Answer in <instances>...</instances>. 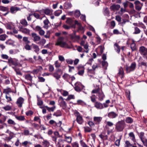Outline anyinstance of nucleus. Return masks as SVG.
I'll list each match as a JSON object with an SVG mask.
<instances>
[{"instance_id":"obj_1","label":"nucleus","mask_w":147,"mask_h":147,"mask_svg":"<svg viewBox=\"0 0 147 147\" xmlns=\"http://www.w3.org/2000/svg\"><path fill=\"white\" fill-rule=\"evenodd\" d=\"M64 38L63 37H61L59 38L55 44V45L59 46L62 47H65L70 48V47L68 44L64 41Z\"/></svg>"},{"instance_id":"obj_2","label":"nucleus","mask_w":147,"mask_h":147,"mask_svg":"<svg viewBox=\"0 0 147 147\" xmlns=\"http://www.w3.org/2000/svg\"><path fill=\"white\" fill-rule=\"evenodd\" d=\"M115 125V128L117 131H122L125 127V122L123 120L119 121L116 123Z\"/></svg>"},{"instance_id":"obj_3","label":"nucleus","mask_w":147,"mask_h":147,"mask_svg":"<svg viewBox=\"0 0 147 147\" xmlns=\"http://www.w3.org/2000/svg\"><path fill=\"white\" fill-rule=\"evenodd\" d=\"M74 114L76 117V120L77 123L80 124H82L84 122V120L82 116L77 111L75 112Z\"/></svg>"},{"instance_id":"obj_4","label":"nucleus","mask_w":147,"mask_h":147,"mask_svg":"<svg viewBox=\"0 0 147 147\" xmlns=\"http://www.w3.org/2000/svg\"><path fill=\"white\" fill-rule=\"evenodd\" d=\"M136 64L134 62L132 63L131 65L129 67H127L126 68V71L127 73H129L131 71H134L135 69Z\"/></svg>"},{"instance_id":"obj_5","label":"nucleus","mask_w":147,"mask_h":147,"mask_svg":"<svg viewBox=\"0 0 147 147\" xmlns=\"http://www.w3.org/2000/svg\"><path fill=\"white\" fill-rule=\"evenodd\" d=\"M59 104L63 109H65L66 107V102L64 100V99L62 96H60L58 100Z\"/></svg>"},{"instance_id":"obj_6","label":"nucleus","mask_w":147,"mask_h":147,"mask_svg":"<svg viewBox=\"0 0 147 147\" xmlns=\"http://www.w3.org/2000/svg\"><path fill=\"white\" fill-rule=\"evenodd\" d=\"M139 52L141 54L145 57L147 55V48L144 46H141L139 48Z\"/></svg>"},{"instance_id":"obj_7","label":"nucleus","mask_w":147,"mask_h":147,"mask_svg":"<svg viewBox=\"0 0 147 147\" xmlns=\"http://www.w3.org/2000/svg\"><path fill=\"white\" fill-rule=\"evenodd\" d=\"M19 31L22 33L26 34H29L30 33V30L23 26L19 27Z\"/></svg>"},{"instance_id":"obj_8","label":"nucleus","mask_w":147,"mask_h":147,"mask_svg":"<svg viewBox=\"0 0 147 147\" xmlns=\"http://www.w3.org/2000/svg\"><path fill=\"white\" fill-rule=\"evenodd\" d=\"M135 5V8L138 11H140L143 5V4L140 3L139 1H136L134 3Z\"/></svg>"},{"instance_id":"obj_9","label":"nucleus","mask_w":147,"mask_h":147,"mask_svg":"<svg viewBox=\"0 0 147 147\" xmlns=\"http://www.w3.org/2000/svg\"><path fill=\"white\" fill-rule=\"evenodd\" d=\"M75 89L77 91H80L81 90V88H83L84 87L82 85L80 82H77L75 84Z\"/></svg>"},{"instance_id":"obj_10","label":"nucleus","mask_w":147,"mask_h":147,"mask_svg":"<svg viewBox=\"0 0 147 147\" xmlns=\"http://www.w3.org/2000/svg\"><path fill=\"white\" fill-rule=\"evenodd\" d=\"M33 38V40L36 43H38L37 42L40 40V37L36 33H32L31 34Z\"/></svg>"},{"instance_id":"obj_11","label":"nucleus","mask_w":147,"mask_h":147,"mask_svg":"<svg viewBox=\"0 0 147 147\" xmlns=\"http://www.w3.org/2000/svg\"><path fill=\"white\" fill-rule=\"evenodd\" d=\"M24 99L21 97L18 99L16 103L19 107L21 108L22 107V105L24 103Z\"/></svg>"},{"instance_id":"obj_12","label":"nucleus","mask_w":147,"mask_h":147,"mask_svg":"<svg viewBox=\"0 0 147 147\" xmlns=\"http://www.w3.org/2000/svg\"><path fill=\"white\" fill-rule=\"evenodd\" d=\"M70 38L74 42L78 41L80 38V36H79L76 35L75 34L70 35Z\"/></svg>"},{"instance_id":"obj_13","label":"nucleus","mask_w":147,"mask_h":147,"mask_svg":"<svg viewBox=\"0 0 147 147\" xmlns=\"http://www.w3.org/2000/svg\"><path fill=\"white\" fill-rule=\"evenodd\" d=\"M102 119V118L100 117H94L93 118V121L96 125L100 123Z\"/></svg>"},{"instance_id":"obj_14","label":"nucleus","mask_w":147,"mask_h":147,"mask_svg":"<svg viewBox=\"0 0 147 147\" xmlns=\"http://www.w3.org/2000/svg\"><path fill=\"white\" fill-rule=\"evenodd\" d=\"M98 100L100 101L102 100L105 97L103 92L101 90L97 94Z\"/></svg>"},{"instance_id":"obj_15","label":"nucleus","mask_w":147,"mask_h":147,"mask_svg":"<svg viewBox=\"0 0 147 147\" xmlns=\"http://www.w3.org/2000/svg\"><path fill=\"white\" fill-rule=\"evenodd\" d=\"M32 46L33 49L34 51L37 54H38L40 50V49L38 46L36 44L33 43L32 44Z\"/></svg>"},{"instance_id":"obj_16","label":"nucleus","mask_w":147,"mask_h":147,"mask_svg":"<svg viewBox=\"0 0 147 147\" xmlns=\"http://www.w3.org/2000/svg\"><path fill=\"white\" fill-rule=\"evenodd\" d=\"M94 106L96 109H101L104 108L103 104L98 102H96L95 103Z\"/></svg>"},{"instance_id":"obj_17","label":"nucleus","mask_w":147,"mask_h":147,"mask_svg":"<svg viewBox=\"0 0 147 147\" xmlns=\"http://www.w3.org/2000/svg\"><path fill=\"white\" fill-rule=\"evenodd\" d=\"M44 13L46 15L51 16L53 13V10L51 9H49L48 8L43 9Z\"/></svg>"},{"instance_id":"obj_18","label":"nucleus","mask_w":147,"mask_h":147,"mask_svg":"<svg viewBox=\"0 0 147 147\" xmlns=\"http://www.w3.org/2000/svg\"><path fill=\"white\" fill-rule=\"evenodd\" d=\"M20 10V8L17 7H11L10 9V12L12 14L15 13L17 11Z\"/></svg>"},{"instance_id":"obj_19","label":"nucleus","mask_w":147,"mask_h":147,"mask_svg":"<svg viewBox=\"0 0 147 147\" xmlns=\"http://www.w3.org/2000/svg\"><path fill=\"white\" fill-rule=\"evenodd\" d=\"M117 115L114 112H111L109 113L108 114V116L111 118H114L116 117Z\"/></svg>"},{"instance_id":"obj_20","label":"nucleus","mask_w":147,"mask_h":147,"mask_svg":"<svg viewBox=\"0 0 147 147\" xmlns=\"http://www.w3.org/2000/svg\"><path fill=\"white\" fill-rule=\"evenodd\" d=\"M120 7V6L119 5H113L110 7V9L112 10H117Z\"/></svg>"},{"instance_id":"obj_21","label":"nucleus","mask_w":147,"mask_h":147,"mask_svg":"<svg viewBox=\"0 0 147 147\" xmlns=\"http://www.w3.org/2000/svg\"><path fill=\"white\" fill-rule=\"evenodd\" d=\"M61 71V69H58L57 71L56 72H54L53 74V76L56 78V79L57 80H58L61 78V76L59 74L57 73V71Z\"/></svg>"},{"instance_id":"obj_22","label":"nucleus","mask_w":147,"mask_h":147,"mask_svg":"<svg viewBox=\"0 0 147 147\" xmlns=\"http://www.w3.org/2000/svg\"><path fill=\"white\" fill-rule=\"evenodd\" d=\"M118 75L121 78H122L124 77V71L122 67H121L119 69Z\"/></svg>"},{"instance_id":"obj_23","label":"nucleus","mask_w":147,"mask_h":147,"mask_svg":"<svg viewBox=\"0 0 147 147\" xmlns=\"http://www.w3.org/2000/svg\"><path fill=\"white\" fill-rule=\"evenodd\" d=\"M72 6V5L69 2H66L64 5V7L66 9H69Z\"/></svg>"},{"instance_id":"obj_24","label":"nucleus","mask_w":147,"mask_h":147,"mask_svg":"<svg viewBox=\"0 0 147 147\" xmlns=\"http://www.w3.org/2000/svg\"><path fill=\"white\" fill-rule=\"evenodd\" d=\"M49 23V21L47 19L44 20L43 21V23L44 24L43 27L46 29H47L49 27L48 24Z\"/></svg>"},{"instance_id":"obj_25","label":"nucleus","mask_w":147,"mask_h":147,"mask_svg":"<svg viewBox=\"0 0 147 147\" xmlns=\"http://www.w3.org/2000/svg\"><path fill=\"white\" fill-rule=\"evenodd\" d=\"M19 52V50L18 49H15L14 50L11 49L9 51V54L12 55L15 54Z\"/></svg>"},{"instance_id":"obj_26","label":"nucleus","mask_w":147,"mask_h":147,"mask_svg":"<svg viewBox=\"0 0 147 147\" xmlns=\"http://www.w3.org/2000/svg\"><path fill=\"white\" fill-rule=\"evenodd\" d=\"M63 78L67 81H69L71 79V76L67 74H64L63 76Z\"/></svg>"},{"instance_id":"obj_27","label":"nucleus","mask_w":147,"mask_h":147,"mask_svg":"<svg viewBox=\"0 0 147 147\" xmlns=\"http://www.w3.org/2000/svg\"><path fill=\"white\" fill-rule=\"evenodd\" d=\"M24 78L25 79L30 82H31L32 80V76L29 74H26L24 76Z\"/></svg>"},{"instance_id":"obj_28","label":"nucleus","mask_w":147,"mask_h":147,"mask_svg":"<svg viewBox=\"0 0 147 147\" xmlns=\"http://www.w3.org/2000/svg\"><path fill=\"white\" fill-rule=\"evenodd\" d=\"M129 136L130 138V139L134 142H135L136 140L135 135L133 132H131L129 134Z\"/></svg>"},{"instance_id":"obj_29","label":"nucleus","mask_w":147,"mask_h":147,"mask_svg":"<svg viewBox=\"0 0 147 147\" xmlns=\"http://www.w3.org/2000/svg\"><path fill=\"white\" fill-rule=\"evenodd\" d=\"M142 142L143 143L144 146H147V139L145 138L144 137H142L140 138Z\"/></svg>"},{"instance_id":"obj_30","label":"nucleus","mask_w":147,"mask_h":147,"mask_svg":"<svg viewBox=\"0 0 147 147\" xmlns=\"http://www.w3.org/2000/svg\"><path fill=\"white\" fill-rule=\"evenodd\" d=\"M75 24L77 25L78 26V30H83V27L81 26V24L78 22V21H75Z\"/></svg>"},{"instance_id":"obj_31","label":"nucleus","mask_w":147,"mask_h":147,"mask_svg":"<svg viewBox=\"0 0 147 147\" xmlns=\"http://www.w3.org/2000/svg\"><path fill=\"white\" fill-rule=\"evenodd\" d=\"M114 46L115 50H116L117 53H119L120 51V46L117 43L115 44Z\"/></svg>"},{"instance_id":"obj_32","label":"nucleus","mask_w":147,"mask_h":147,"mask_svg":"<svg viewBox=\"0 0 147 147\" xmlns=\"http://www.w3.org/2000/svg\"><path fill=\"white\" fill-rule=\"evenodd\" d=\"M45 107L47 109V110L49 112H53L56 109V106H54L51 107H49L46 106Z\"/></svg>"},{"instance_id":"obj_33","label":"nucleus","mask_w":147,"mask_h":147,"mask_svg":"<svg viewBox=\"0 0 147 147\" xmlns=\"http://www.w3.org/2000/svg\"><path fill=\"white\" fill-rule=\"evenodd\" d=\"M12 91L10 88H7L3 90V92L6 94V95H9V93L11 92Z\"/></svg>"},{"instance_id":"obj_34","label":"nucleus","mask_w":147,"mask_h":147,"mask_svg":"<svg viewBox=\"0 0 147 147\" xmlns=\"http://www.w3.org/2000/svg\"><path fill=\"white\" fill-rule=\"evenodd\" d=\"M20 23L25 26H26L28 25V23L26 20L25 19H22L20 20Z\"/></svg>"},{"instance_id":"obj_35","label":"nucleus","mask_w":147,"mask_h":147,"mask_svg":"<svg viewBox=\"0 0 147 147\" xmlns=\"http://www.w3.org/2000/svg\"><path fill=\"white\" fill-rule=\"evenodd\" d=\"M64 136L66 141L69 143H70L71 142L72 139L71 137L67 136L66 135H65Z\"/></svg>"},{"instance_id":"obj_36","label":"nucleus","mask_w":147,"mask_h":147,"mask_svg":"<svg viewBox=\"0 0 147 147\" xmlns=\"http://www.w3.org/2000/svg\"><path fill=\"white\" fill-rule=\"evenodd\" d=\"M101 63L104 69H106L108 65V63L107 62L105 61H102Z\"/></svg>"},{"instance_id":"obj_37","label":"nucleus","mask_w":147,"mask_h":147,"mask_svg":"<svg viewBox=\"0 0 147 147\" xmlns=\"http://www.w3.org/2000/svg\"><path fill=\"white\" fill-rule=\"evenodd\" d=\"M46 42V40L44 39H42L39 42L37 43V44L39 45H41L42 46H43L45 44Z\"/></svg>"},{"instance_id":"obj_38","label":"nucleus","mask_w":147,"mask_h":147,"mask_svg":"<svg viewBox=\"0 0 147 147\" xmlns=\"http://www.w3.org/2000/svg\"><path fill=\"white\" fill-rule=\"evenodd\" d=\"M37 104L38 106H41L42 105L43 102L41 100V98L37 96Z\"/></svg>"},{"instance_id":"obj_39","label":"nucleus","mask_w":147,"mask_h":147,"mask_svg":"<svg viewBox=\"0 0 147 147\" xmlns=\"http://www.w3.org/2000/svg\"><path fill=\"white\" fill-rule=\"evenodd\" d=\"M42 143L43 145L45 147H48L50 145L49 142L46 140H44Z\"/></svg>"},{"instance_id":"obj_40","label":"nucleus","mask_w":147,"mask_h":147,"mask_svg":"<svg viewBox=\"0 0 147 147\" xmlns=\"http://www.w3.org/2000/svg\"><path fill=\"white\" fill-rule=\"evenodd\" d=\"M53 115L56 117L60 116L61 115V113L60 110H57L56 112H55Z\"/></svg>"},{"instance_id":"obj_41","label":"nucleus","mask_w":147,"mask_h":147,"mask_svg":"<svg viewBox=\"0 0 147 147\" xmlns=\"http://www.w3.org/2000/svg\"><path fill=\"white\" fill-rule=\"evenodd\" d=\"M133 120L132 118L130 117H128L125 119V121L127 123H131L133 122Z\"/></svg>"},{"instance_id":"obj_42","label":"nucleus","mask_w":147,"mask_h":147,"mask_svg":"<svg viewBox=\"0 0 147 147\" xmlns=\"http://www.w3.org/2000/svg\"><path fill=\"white\" fill-rule=\"evenodd\" d=\"M131 48L132 51H134L136 49V46L135 43L133 42L131 44Z\"/></svg>"},{"instance_id":"obj_43","label":"nucleus","mask_w":147,"mask_h":147,"mask_svg":"<svg viewBox=\"0 0 147 147\" xmlns=\"http://www.w3.org/2000/svg\"><path fill=\"white\" fill-rule=\"evenodd\" d=\"M24 134L26 136H27L29 135L32 136L33 135L32 133H30L28 129H26L24 130Z\"/></svg>"},{"instance_id":"obj_44","label":"nucleus","mask_w":147,"mask_h":147,"mask_svg":"<svg viewBox=\"0 0 147 147\" xmlns=\"http://www.w3.org/2000/svg\"><path fill=\"white\" fill-rule=\"evenodd\" d=\"M76 104L78 105H86V103L84 101L81 100H78L77 101V103Z\"/></svg>"},{"instance_id":"obj_45","label":"nucleus","mask_w":147,"mask_h":147,"mask_svg":"<svg viewBox=\"0 0 147 147\" xmlns=\"http://www.w3.org/2000/svg\"><path fill=\"white\" fill-rule=\"evenodd\" d=\"M62 13V11L61 10H58L55 11L54 12V15L56 16H59Z\"/></svg>"},{"instance_id":"obj_46","label":"nucleus","mask_w":147,"mask_h":147,"mask_svg":"<svg viewBox=\"0 0 147 147\" xmlns=\"http://www.w3.org/2000/svg\"><path fill=\"white\" fill-rule=\"evenodd\" d=\"M101 91V90H100L99 87H98L97 88L93 90L92 93H97L98 94V93Z\"/></svg>"},{"instance_id":"obj_47","label":"nucleus","mask_w":147,"mask_h":147,"mask_svg":"<svg viewBox=\"0 0 147 147\" xmlns=\"http://www.w3.org/2000/svg\"><path fill=\"white\" fill-rule=\"evenodd\" d=\"M7 37V36L5 34H2L0 35V40L4 41Z\"/></svg>"},{"instance_id":"obj_48","label":"nucleus","mask_w":147,"mask_h":147,"mask_svg":"<svg viewBox=\"0 0 147 147\" xmlns=\"http://www.w3.org/2000/svg\"><path fill=\"white\" fill-rule=\"evenodd\" d=\"M140 30L138 28L135 27L134 28V31L133 34H138L140 33Z\"/></svg>"},{"instance_id":"obj_49","label":"nucleus","mask_w":147,"mask_h":147,"mask_svg":"<svg viewBox=\"0 0 147 147\" xmlns=\"http://www.w3.org/2000/svg\"><path fill=\"white\" fill-rule=\"evenodd\" d=\"M12 67L14 69V70L16 72V74L17 75H18L21 76L22 75V73H21L20 71L18 69L16 68H15L13 67Z\"/></svg>"},{"instance_id":"obj_50","label":"nucleus","mask_w":147,"mask_h":147,"mask_svg":"<svg viewBox=\"0 0 147 147\" xmlns=\"http://www.w3.org/2000/svg\"><path fill=\"white\" fill-rule=\"evenodd\" d=\"M73 20L70 18H67L66 21V23L70 25H71L73 23Z\"/></svg>"},{"instance_id":"obj_51","label":"nucleus","mask_w":147,"mask_h":147,"mask_svg":"<svg viewBox=\"0 0 147 147\" xmlns=\"http://www.w3.org/2000/svg\"><path fill=\"white\" fill-rule=\"evenodd\" d=\"M0 10L3 11H8V7L1 6L0 7Z\"/></svg>"},{"instance_id":"obj_52","label":"nucleus","mask_w":147,"mask_h":147,"mask_svg":"<svg viewBox=\"0 0 147 147\" xmlns=\"http://www.w3.org/2000/svg\"><path fill=\"white\" fill-rule=\"evenodd\" d=\"M80 143L82 147H89L84 142L81 140L80 141Z\"/></svg>"},{"instance_id":"obj_53","label":"nucleus","mask_w":147,"mask_h":147,"mask_svg":"<svg viewBox=\"0 0 147 147\" xmlns=\"http://www.w3.org/2000/svg\"><path fill=\"white\" fill-rule=\"evenodd\" d=\"M3 109L6 111H10L11 109V107L9 105H7L3 107Z\"/></svg>"},{"instance_id":"obj_54","label":"nucleus","mask_w":147,"mask_h":147,"mask_svg":"<svg viewBox=\"0 0 147 147\" xmlns=\"http://www.w3.org/2000/svg\"><path fill=\"white\" fill-rule=\"evenodd\" d=\"M74 14L75 16L76 17H79L80 14V11L79 10H76L74 13Z\"/></svg>"},{"instance_id":"obj_55","label":"nucleus","mask_w":147,"mask_h":147,"mask_svg":"<svg viewBox=\"0 0 147 147\" xmlns=\"http://www.w3.org/2000/svg\"><path fill=\"white\" fill-rule=\"evenodd\" d=\"M104 14L105 16H108L109 14V11L107 8H105L104 12Z\"/></svg>"},{"instance_id":"obj_56","label":"nucleus","mask_w":147,"mask_h":147,"mask_svg":"<svg viewBox=\"0 0 147 147\" xmlns=\"http://www.w3.org/2000/svg\"><path fill=\"white\" fill-rule=\"evenodd\" d=\"M100 66L97 63L94 64L92 66V68L93 71H94L96 69L98 68Z\"/></svg>"},{"instance_id":"obj_57","label":"nucleus","mask_w":147,"mask_h":147,"mask_svg":"<svg viewBox=\"0 0 147 147\" xmlns=\"http://www.w3.org/2000/svg\"><path fill=\"white\" fill-rule=\"evenodd\" d=\"M55 67L57 68H59L61 66V64L58 61H56L54 63Z\"/></svg>"},{"instance_id":"obj_58","label":"nucleus","mask_w":147,"mask_h":147,"mask_svg":"<svg viewBox=\"0 0 147 147\" xmlns=\"http://www.w3.org/2000/svg\"><path fill=\"white\" fill-rule=\"evenodd\" d=\"M16 118L18 120L21 121L24 120L25 119L24 117L23 116H17L16 117Z\"/></svg>"},{"instance_id":"obj_59","label":"nucleus","mask_w":147,"mask_h":147,"mask_svg":"<svg viewBox=\"0 0 147 147\" xmlns=\"http://www.w3.org/2000/svg\"><path fill=\"white\" fill-rule=\"evenodd\" d=\"M23 40L25 42L26 44H29L30 43V41L28 40V38L27 37H24L23 38Z\"/></svg>"},{"instance_id":"obj_60","label":"nucleus","mask_w":147,"mask_h":147,"mask_svg":"<svg viewBox=\"0 0 147 147\" xmlns=\"http://www.w3.org/2000/svg\"><path fill=\"white\" fill-rule=\"evenodd\" d=\"M34 137L37 139H43V137L41 136L39 134H38L34 136Z\"/></svg>"},{"instance_id":"obj_61","label":"nucleus","mask_w":147,"mask_h":147,"mask_svg":"<svg viewBox=\"0 0 147 147\" xmlns=\"http://www.w3.org/2000/svg\"><path fill=\"white\" fill-rule=\"evenodd\" d=\"M90 97L91 98V101L92 102H95L96 101V95L94 94H93L90 96Z\"/></svg>"},{"instance_id":"obj_62","label":"nucleus","mask_w":147,"mask_h":147,"mask_svg":"<svg viewBox=\"0 0 147 147\" xmlns=\"http://www.w3.org/2000/svg\"><path fill=\"white\" fill-rule=\"evenodd\" d=\"M121 139V138H120L119 139L117 140L115 142V145L118 147L120 145V141Z\"/></svg>"},{"instance_id":"obj_63","label":"nucleus","mask_w":147,"mask_h":147,"mask_svg":"<svg viewBox=\"0 0 147 147\" xmlns=\"http://www.w3.org/2000/svg\"><path fill=\"white\" fill-rule=\"evenodd\" d=\"M8 125L5 123H4L2 125H0V129H2L5 127L7 128Z\"/></svg>"},{"instance_id":"obj_64","label":"nucleus","mask_w":147,"mask_h":147,"mask_svg":"<svg viewBox=\"0 0 147 147\" xmlns=\"http://www.w3.org/2000/svg\"><path fill=\"white\" fill-rule=\"evenodd\" d=\"M125 147H129L131 146V144L128 141H125Z\"/></svg>"}]
</instances>
